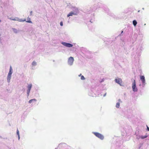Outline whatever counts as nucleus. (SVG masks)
I'll use <instances>...</instances> for the list:
<instances>
[{
    "label": "nucleus",
    "instance_id": "nucleus-1",
    "mask_svg": "<svg viewBox=\"0 0 149 149\" xmlns=\"http://www.w3.org/2000/svg\"><path fill=\"white\" fill-rule=\"evenodd\" d=\"M92 133L93 134L97 137L98 138L100 139L101 140L104 139V137L102 134L97 132H93Z\"/></svg>",
    "mask_w": 149,
    "mask_h": 149
},
{
    "label": "nucleus",
    "instance_id": "nucleus-2",
    "mask_svg": "<svg viewBox=\"0 0 149 149\" xmlns=\"http://www.w3.org/2000/svg\"><path fill=\"white\" fill-rule=\"evenodd\" d=\"M74 61V58L72 57H70L68 60V64L70 65L71 66L72 65Z\"/></svg>",
    "mask_w": 149,
    "mask_h": 149
},
{
    "label": "nucleus",
    "instance_id": "nucleus-3",
    "mask_svg": "<svg viewBox=\"0 0 149 149\" xmlns=\"http://www.w3.org/2000/svg\"><path fill=\"white\" fill-rule=\"evenodd\" d=\"M132 90L133 91L135 92H137L138 91V89L136 87L135 81V80H134V81L132 83Z\"/></svg>",
    "mask_w": 149,
    "mask_h": 149
},
{
    "label": "nucleus",
    "instance_id": "nucleus-4",
    "mask_svg": "<svg viewBox=\"0 0 149 149\" xmlns=\"http://www.w3.org/2000/svg\"><path fill=\"white\" fill-rule=\"evenodd\" d=\"M32 84H28V86H27V94L28 97L29 96V95L30 91L32 87Z\"/></svg>",
    "mask_w": 149,
    "mask_h": 149
},
{
    "label": "nucleus",
    "instance_id": "nucleus-5",
    "mask_svg": "<svg viewBox=\"0 0 149 149\" xmlns=\"http://www.w3.org/2000/svg\"><path fill=\"white\" fill-rule=\"evenodd\" d=\"M140 79L141 81L142 86L143 87H144L146 84L144 76L143 75L140 76Z\"/></svg>",
    "mask_w": 149,
    "mask_h": 149
},
{
    "label": "nucleus",
    "instance_id": "nucleus-6",
    "mask_svg": "<svg viewBox=\"0 0 149 149\" xmlns=\"http://www.w3.org/2000/svg\"><path fill=\"white\" fill-rule=\"evenodd\" d=\"M61 44L65 46L68 47H71L73 46L72 44L70 43H66L65 42H61Z\"/></svg>",
    "mask_w": 149,
    "mask_h": 149
},
{
    "label": "nucleus",
    "instance_id": "nucleus-7",
    "mask_svg": "<svg viewBox=\"0 0 149 149\" xmlns=\"http://www.w3.org/2000/svg\"><path fill=\"white\" fill-rule=\"evenodd\" d=\"M73 12L75 13L76 15H77L79 13V11L77 8L76 7H73L72 9Z\"/></svg>",
    "mask_w": 149,
    "mask_h": 149
},
{
    "label": "nucleus",
    "instance_id": "nucleus-8",
    "mask_svg": "<svg viewBox=\"0 0 149 149\" xmlns=\"http://www.w3.org/2000/svg\"><path fill=\"white\" fill-rule=\"evenodd\" d=\"M115 81L116 82L117 84H120V86H121V79H115Z\"/></svg>",
    "mask_w": 149,
    "mask_h": 149
},
{
    "label": "nucleus",
    "instance_id": "nucleus-9",
    "mask_svg": "<svg viewBox=\"0 0 149 149\" xmlns=\"http://www.w3.org/2000/svg\"><path fill=\"white\" fill-rule=\"evenodd\" d=\"M12 73L13 69L12 68V67L11 66H10V67L9 71V72L8 74L11 75Z\"/></svg>",
    "mask_w": 149,
    "mask_h": 149
},
{
    "label": "nucleus",
    "instance_id": "nucleus-10",
    "mask_svg": "<svg viewBox=\"0 0 149 149\" xmlns=\"http://www.w3.org/2000/svg\"><path fill=\"white\" fill-rule=\"evenodd\" d=\"M8 18L11 20H14V21H17L18 20V18L16 17L14 18L13 17H8Z\"/></svg>",
    "mask_w": 149,
    "mask_h": 149
},
{
    "label": "nucleus",
    "instance_id": "nucleus-11",
    "mask_svg": "<svg viewBox=\"0 0 149 149\" xmlns=\"http://www.w3.org/2000/svg\"><path fill=\"white\" fill-rule=\"evenodd\" d=\"M75 13L73 11L70 12L67 15V17H69L70 16H72L73 15H76V14H74Z\"/></svg>",
    "mask_w": 149,
    "mask_h": 149
},
{
    "label": "nucleus",
    "instance_id": "nucleus-12",
    "mask_svg": "<svg viewBox=\"0 0 149 149\" xmlns=\"http://www.w3.org/2000/svg\"><path fill=\"white\" fill-rule=\"evenodd\" d=\"M11 75H8L7 77V81L8 83H9L10 81V80L11 79Z\"/></svg>",
    "mask_w": 149,
    "mask_h": 149
},
{
    "label": "nucleus",
    "instance_id": "nucleus-13",
    "mask_svg": "<svg viewBox=\"0 0 149 149\" xmlns=\"http://www.w3.org/2000/svg\"><path fill=\"white\" fill-rule=\"evenodd\" d=\"M132 23H133V25L134 26H135L137 24V23L136 21L135 20H134L133 21Z\"/></svg>",
    "mask_w": 149,
    "mask_h": 149
},
{
    "label": "nucleus",
    "instance_id": "nucleus-14",
    "mask_svg": "<svg viewBox=\"0 0 149 149\" xmlns=\"http://www.w3.org/2000/svg\"><path fill=\"white\" fill-rule=\"evenodd\" d=\"M36 101V99H31V100H29V103H31L33 102V101Z\"/></svg>",
    "mask_w": 149,
    "mask_h": 149
},
{
    "label": "nucleus",
    "instance_id": "nucleus-15",
    "mask_svg": "<svg viewBox=\"0 0 149 149\" xmlns=\"http://www.w3.org/2000/svg\"><path fill=\"white\" fill-rule=\"evenodd\" d=\"M13 31V32L16 33H18V31H17V30L16 29H15V28H13L12 29Z\"/></svg>",
    "mask_w": 149,
    "mask_h": 149
},
{
    "label": "nucleus",
    "instance_id": "nucleus-16",
    "mask_svg": "<svg viewBox=\"0 0 149 149\" xmlns=\"http://www.w3.org/2000/svg\"><path fill=\"white\" fill-rule=\"evenodd\" d=\"M120 104L119 102H117L116 104V108H119L120 107Z\"/></svg>",
    "mask_w": 149,
    "mask_h": 149
},
{
    "label": "nucleus",
    "instance_id": "nucleus-17",
    "mask_svg": "<svg viewBox=\"0 0 149 149\" xmlns=\"http://www.w3.org/2000/svg\"><path fill=\"white\" fill-rule=\"evenodd\" d=\"M26 22L29 23H31L32 22L31 21V19L30 18L28 17V20L26 21Z\"/></svg>",
    "mask_w": 149,
    "mask_h": 149
},
{
    "label": "nucleus",
    "instance_id": "nucleus-18",
    "mask_svg": "<svg viewBox=\"0 0 149 149\" xmlns=\"http://www.w3.org/2000/svg\"><path fill=\"white\" fill-rule=\"evenodd\" d=\"M32 65L33 66H36L37 65V63L36 62L34 61L32 63Z\"/></svg>",
    "mask_w": 149,
    "mask_h": 149
},
{
    "label": "nucleus",
    "instance_id": "nucleus-19",
    "mask_svg": "<svg viewBox=\"0 0 149 149\" xmlns=\"http://www.w3.org/2000/svg\"><path fill=\"white\" fill-rule=\"evenodd\" d=\"M147 135H145L144 136H141V138L142 139H143L147 138Z\"/></svg>",
    "mask_w": 149,
    "mask_h": 149
},
{
    "label": "nucleus",
    "instance_id": "nucleus-20",
    "mask_svg": "<svg viewBox=\"0 0 149 149\" xmlns=\"http://www.w3.org/2000/svg\"><path fill=\"white\" fill-rule=\"evenodd\" d=\"M81 79L82 80H84L85 79V78L83 75H82L81 76Z\"/></svg>",
    "mask_w": 149,
    "mask_h": 149
},
{
    "label": "nucleus",
    "instance_id": "nucleus-21",
    "mask_svg": "<svg viewBox=\"0 0 149 149\" xmlns=\"http://www.w3.org/2000/svg\"><path fill=\"white\" fill-rule=\"evenodd\" d=\"M17 134L18 136L19 135V131L18 129H17Z\"/></svg>",
    "mask_w": 149,
    "mask_h": 149
},
{
    "label": "nucleus",
    "instance_id": "nucleus-22",
    "mask_svg": "<svg viewBox=\"0 0 149 149\" xmlns=\"http://www.w3.org/2000/svg\"><path fill=\"white\" fill-rule=\"evenodd\" d=\"M23 19H19L18 18V20L17 21H19V22H23Z\"/></svg>",
    "mask_w": 149,
    "mask_h": 149
},
{
    "label": "nucleus",
    "instance_id": "nucleus-23",
    "mask_svg": "<svg viewBox=\"0 0 149 149\" xmlns=\"http://www.w3.org/2000/svg\"><path fill=\"white\" fill-rule=\"evenodd\" d=\"M60 25L61 26H63V23L62 22H61L60 23Z\"/></svg>",
    "mask_w": 149,
    "mask_h": 149
},
{
    "label": "nucleus",
    "instance_id": "nucleus-24",
    "mask_svg": "<svg viewBox=\"0 0 149 149\" xmlns=\"http://www.w3.org/2000/svg\"><path fill=\"white\" fill-rule=\"evenodd\" d=\"M118 102H120L122 103V102L121 101V100L120 99H119L118 100Z\"/></svg>",
    "mask_w": 149,
    "mask_h": 149
},
{
    "label": "nucleus",
    "instance_id": "nucleus-25",
    "mask_svg": "<svg viewBox=\"0 0 149 149\" xmlns=\"http://www.w3.org/2000/svg\"><path fill=\"white\" fill-rule=\"evenodd\" d=\"M146 126H147V130L148 131H149V127H148V126L146 125Z\"/></svg>",
    "mask_w": 149,
    "mask_h": 149
},
{
    "label": "nucleus",
    "instance_id": "nucleus-26",
    "mask_svg": "<svg viewBox=\"0 0 149 149\" xmlns=\"http://www.w3.org/2000/svg\"><path fill=\"white\" fill-rule=\"evenodd\" d=\"M123 32V31H122L121 32V33L119 35V36H121V34Z\"/></svg>",
    "mask_w": 149,
    "mask_h": 149
},
{
    "label": "nucleus",
    "instance_id": "nucleus-27",
    "mask_svg": "<svg viewBox=\"0 0 149 149\" xmlns=\"http://www.w3.org/2000/svg\"><path fill=\"white\" fill-rule=\"evenodd\" d=\"M106 94H107V93H105L103 95V96L104 97H105L106 95Z\"/></svg>",
    "mask_w": 149,
    "mask_h": 149
},
{
    "label": "nucleus",
    "instance_id": "nucleus-28",
    "mask_svg": "<svg viewBox=\"0 0 149 149\" xmlns=\"http://www.w3.org/2000/svg\"><path fill=\"white\" fill-rule=\"evenodd\" d=\"M32 11H31L30 12V15H32Z\"/></svg>",
    "mask_w": 149,
    "mask_h": 149
},
{
    "label": "nucleus",
    "instance_id": "nucleus-29",
    "mask_svg": "<svg viewBox=\"0 0 149 149\" xmlns=\"http://www.w3.org/2000/svg\"><path fill=\"white\" fill-rule=\"evenodd\" d=\"M23 22L25 21H26L25 19H23Z\"/></svg>",
    "mask_w": 149,
    "mask_h": 149
},
{
    "label": "nucleus",
    "instance_id": "nucleus-30",
    "mask_svg": "<svg viewBox=\"0 0 149 149\" xmlns=\"http://www.w3.org/2000/svg\"><path fill=\"white\" fill-rule=\"evenodd\" d=\"M18 136V139L19 140V139H20V136H19H19Z\"/></svg>",
    "mask_w": 149,
    "mask_h": 149
},
{
    "label": "nucleus",
    "instance_id": "nucleus-31",
    "mask_svg": "<svg viewBox=\"0 0 149 149\" xmlns=\"http://www.w3.org/2000/svg\"><path fill=\"white\" fill-rule=\"evenodd\" d=\"M104 81V79H103L100 82H102L103 81Z\"/></svg>",
    "mask_w": 149,
    "mask_h": 149
},
{
    "label": "nucleus",
    "instance_id": "nucleus-32",
    "mask_svg": "<svg viewBox=\"0 0 149 149\" xmlns=\"http://www.w3.org/2000/svg\"><path fill=\"white\" fill-rule=\"evenodd\" d=\"M81 74L79 75V77H80V76H81Z\"/></svg>",
    "mask_w": 149,
    "mask_h": 149
},
{
    "label": "nucleus",
    "instance_id": "nucleus-33",
    "mask_svg": "<svg viewBox=\"0 0 149 149\" xmlns=\"http://www.w3.org/2000/svg\"><path fill=\"white\" fill-rule=\"evenodd\" d=\"M140 12V10H139L138 11V12Z\"/></svg>",
    "mask_w": 149,
    "mask_h": 149
},
{
    "label": "nucleus",
    "instance_id": "nucleus-34",
    "mask_svg": "<svg viewBox=\"0 0 149 149\" xmlns=\"http://www.w3.org/2000/svg\"><path fill=\"white\" fill-rule=\"evenodd\" d=\"M142 9H143V10H144V8H142Z\"/></svg>",
    "mask_w": 149,
    "mask_h": 149
},
{
    "label": "nucleus",
    "instance_id": "nucleus-35",
    "mask_svg": "<svg viewBox=\"0 0 149 149\" xmlns=\"http://www.w3.org/2000/svg\"><path fill=\"white\" fill-rule=\"evenodd\" d=\"M146 24H144V25H146Z\"/></svg>",
    "mask_w": 149,
    "mask_h": 149
}]
</instances>
